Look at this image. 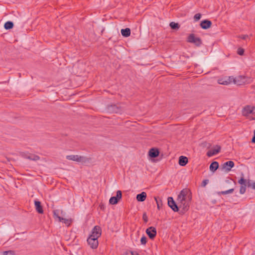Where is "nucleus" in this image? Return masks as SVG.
<instances>
[{"label": "nucleus", "instance_id": "nucleus-2", "mask_svg": "<svg viewBox=\"0 0 255 255\" xmlns=\"http://www.w3.org/2000/svg\"><path fill=\"white\" fill-rule=\"evenodd\" d=\"M233 83L237 85H242L251 82V79L248 77L244 76H239L235 78L233 77Z\"/></svg>", "mask_w": 255, "mask_h": 255}, {"label": "nucleus", "instance_id": "nucleus-4", "mask_svg": "<svg viewBox=\"0 0 255 255\" xmlns=\"http://www.w3.org/2000/svg\"><path fill=\"white\" fill-rule=\"evenodd\" d=\"M187 41L189 43L195 44L196 46H199L202 44V40L199 37H195L194 34H190L188 38Z\"/></svg>", "mask_w": 255, "mask_h": 255}, {"label": "nucleus", "instance_id": "nucleus-19", "mask_svg": "<svg viewBox=\"0 0 255 255\" xmlns=\"http://www.w3.org/2000/svg\"><path fill=\"white\" fill-rule=\"evenodd\" d=\"M146 197V193L144 192H142L140 194L136 195V200L139 202L144 201Z\"/></svg>", "mask_w": 255, "mask_h": 255}, {"label": "nucleus", "instance_id": "nucleus-12", "mask_svg": "<svg viewBox=\"0 0 255 255\" xmlns=\"http://www.w3.org/2000/svg\"><path fill=\"white\" fill-rule=\"evenodd\" d=\"M233 76H229L224 78H220L218 80L219 84L227 85L233 83Z\"/></svg>", "mask_w": 255, "mask_h": 255}, {"label": "nucleus", "instance_id": "nucleus-27", "mask_svg": "<svg viewBox=\"0 0 255 255\" xmlns=\"http://www.w3.org/2000/svg\"><path fill=\"white\" fill-rule=\"evenodd\" d=\"M234 189L233 188H232V189H230L226 190V191L219 192L218 193V195H221V194L225 195V194H227L232 193L234 192Z\"/></svg>", "mask_w": 255, "mask_h": 255}, {"label": "nucleus", "instance_id": "nucleus-5", "mask_svg": "<svg viewBox=\"0 0 255 255\" xmlns=\"http://www.w3.org/2000/svg\"><path fill=\"white\" fill-rule=\"evenodd\" d=\"M122 197V192L121 190H118L117 192L116 196L111 197L109 200V203L111 204H117Z\"/></svg>", "mask_w": 255, "mask_h": 255}, {"label": "nucleus", "instance_id": "nucleus-18", "mask_svg": "<svg viewBox=\"0 0 255 255\" xmlns=\"http://www.w3.org/2000/svg\"><path fill=\"white\" fill-rule=\"evenodd\" d=\"M188 162V159L186 156H180L179 157L178 164L182 166H185Z\"/></svg>", "mask_w": 255, "mask_h": 255}, {"label": "nucleus", "instance_id": "nucleus-21", "mask_svg": "<svg viewBox=\"0 0 255 255\" xmlns=\"http://www.w3.org/2000/svg\"><path fill=\"white\" fill-rule=\"evenodd\" d=\"M210 170L214 172L219 168V163L217 161H213L210 165Z\"/></svg>", "mask_w": 255, "mask_h": 255}, {"label": "nucleus", "instance_id": "nucleus-32", "mask_svg": "<svg viewBox=\"0 0 255 255\" xmlns=\"http://www.w3.org/2000/svg\"><path fill=\"white\" fill-rule=\"evenodd\" d=\"M247 186H241L240 189V193L243 194L245 193Z\"/></svg>", "mask_w": 255, "mask_h": 255}, {"label": "nucleus", "instance_id": "nucleus-3", "mask_svg": "<svg viewBox=\"0 0 255 255\" xmlns=\"http://www.w3.org/2000/svg\"><path fill=\"white\" fill-rule=\"evenodd\" d=\"M66 159L79 162H86L87 161L86 157L78 155H67Z\"/></svg>", "mask_w": 255, "mask_h": 255}, {"label": "nucleus", "instance_id": "nucleus-24", "mask_svg": "<svg viewBox=\"0 0 255 255\" xmlns=\"http://www.w3.org/2000/svg\"><path fill=\"white\" fill-rule=\"evenodd\" d=\"M238 183L241 185V186H247L248 182L244 178V174L242 173V177L241 179L238 181Z\"/></svg>", "mask_w": 255, "mask_h": 255}, {"label": "nucleus", "instance_id": "nucleus-31", "mask_svg": "<svg viewBox=\"0 0 255 255\" xmlns=\"http://www.w3.org/2000/svg\"><path fill=\"white\" fill-rule=\"evenodd\" d=\"M140 242L142 245H145L147 243L146 237L144 236H143L140 239Z\"/></svg>", "mask_w": 255, "mask_h": 255}, {"label": "nucleus", "instance_id": "nucleus-28", "mask_svg": "<svg viewBox=\"0 0 255 255\" xmlns=\"http://www.w3.org/2000/svg\"><path fill=\"white\" fill-rule=\"evenodd\" d=\"M247 186L248 187H252L253 189L255 190V182H251V181L249 180L247 183Z\"/></svg>", "mask_w": 255, "mask_h": 255}, {"label": "nucleus", "instance_id": "nucleus-9", "mask_svg": "<svg viewBox=\"0 0 255 255\" xmlns=\"http://www.w3.org/2000/svg\"><path fill=\"white\" fill-rule=\"evenodd\" d=\"M60 212H61L62 213V211L60 210H54L53 211V214H54V217L58 218L60 222H64V223H65L66 224H70V220H69L68 219H65V218H63L61 217L60 216H59Z\"/></svg>", "mask_w": 255, "mask_h": 255}, {"label": "nucleus", "instance_id": "nucleus-6", "mask_svg": "<svg viewBox=\"0 0 255 255\" xmlns=\"http://www.w3.org/2000/svg\"><path fill=\"white\" fill-rule=\"evenodd\" d=\"M101 233L102 230L101 227L99 226H96L93 229L92 234L89 237L98 239L101 236Z\"/></svg>", "mask_w": 255, "mask_h": 255}, {"label": "nucleus", "instance_id": "nucleus-10", "mask_svg": "<svg viewBox=\"0 0 255 255\" xmlns=\"http://www.w3.org/2000/svg\"><path fill=\"white\" fill-rule=\"evenodd\" d=\"M107 110L108 112L110 113H120L122 112L121 108L116 105L108 106Z\"/></svg>", "mask_w": 255, "mask_h": 255}, {"label": "nucleus", "instance_id": "nucleus-20", "mask_svg": "<svg viewBox=\"0 0 255 255\" xmlns=\"http://www.w3.org/2000/svg\"><path fill=\"white\" fill-rule=\"evenodd\" d=\"M254 108L251 106H248L244 108L243 113L244 115H248L254 112Z\"/></svg>", "mask_w": 255, "mask_h": 255}, {"label": "nucleus", "instance_id": "nucleus-36", "mask_svg": "<svg viewBox=\"0 0 255 255\" xmlns=\"http://www.w3.org/2000/svg\"><path fill=\"white\" fill-rule=\"evenodd\" d=\"M142 219L145 223H147L148 221V218L145 213L143 214Z\"/></svg>", "mask_w": 255, "mask_h": 255}, {"label": "nucleus", "instance_id": "nucleus-35", "mask_svg": "<svg viewBox=\"0 0 255 255\" xmlns=\"http://www.w3.org/2000/svg\"><path fill=\"white\" fill-rule=\"evenodd\" d=\"M209 182V180L208 179H205L202 182V184H201V186L202 187H205L206 186V185Z\"/></svg>", "mask_w": 255, "mask_h": 255}, {"label": "nucleus", "instance_id": "nucleus-37", "mask_svg": "<svg viewBox=\"0 0 255 255\" xmlns=\"http://www.w3.org/2000/svg\"><path fill=\"white\" fill-rule=\"evenodd\" d=\"M240 37L243 39H246L247 37H248V35H243L241 36Z\"/></svg>", "mask_w": 255, "mask_h": 255}, {"label": "nucleus", "instance_id": "nucleus-7", "mask_svg": "<svg viewBox=\"0 0 255 255\" xmlns=\"http://www.w3.org/2000/svg\"><path fill=\"white\" fill-rule=\"evenodd\" d=\"M168 205L174 212H179V205L175 203L172 197L168 198Z\"/></svg>", "mask_w": 255, "mask_h": 255}, {"label": "nucleus", "instance_id": "nucleus-15", "mask_svg": "<svg viewBox=\"0 0 255 255\" xmlns=\"http://www.w3.org/2000/svg\"><path fill=\"white\" fill-rule=\"evenodd\" d=\"M159 151L155 147L151 148L148 151V155L151 158H156L159 156Z\"/></svg>", "mask_w": 255, "mask_h": 255}, {"label": "nucleus", "instance_id": "nucleus-16", "mask_svg": "<svg viewBox=\"0 0 255 255\" xmlns=\"http://www.w3.org/2000/svg\"><path fill=\"white\" fill-rule=\"evenodd\" d=\"M212 22L210 20L206 19L202 21L200 23V26L204 29H207L211 26Z\"/></svg>", "mask_w": 255, "mask_h": 255}, {"label": "nucleus", "instance_id": "nucleus-30", "mask_svg": "<svg viewBox=\"0 0 255 255\" xmlns=\"http://www.w3.org/2000/svg\"><path fill=\"white\" fill-rule=\"evenodd\" d=\"M14 252L12 251H4L2 253L1 255H14Z\"/></svg>", "mask_w": 255, "mask_h": 255}, {"label": "nucleus", "instance_id": "nucleus-14", "mask_svg": "<svg viewBox=\"0 0 255 255\" xmlns=\"http://www.w3.org/2000/svg\"><path fill=\"white\" fill-rule=\"evenodd\" d=\"M220 150L221 146L217 145L214 149H211L208 150L207 152V155L208 157H211L218 153L220 151Z\"/></svg>", "mask_w": 255, "mask_h": 255}, {"label": "nucleus", "instance_id": "nucleus-34", "mask_svg": "<svg viewBox=\"0 0 255 255\" xmlns=\"http://www.w3.org/2000/svg\"><path fill=\"white\" fill-rule=\"evenodd\" d=\"M237 53L240 55H243L244 53V50L242 48H239L238 49Z\"/></svg>", "mask_w": 255, "mask_h": 255}, {"label": "nucleus", "instance_id": "nucleus-33", "mask_svg": "<svg viewBox=\"0 0 255 255\" xmlns=\"http://www.w3.org/2000/svg\"><path fill=\"white\" fill-rule=\"evenodd\" d=\"M201 14L200 13H198L194 15V18L195 21H197L201 18Z\"/></svg>", "mask_w": 255, "mask_h": 255}, {"label": "nucleus", "instance_id": "nucleus-11", "mask_svg": "<svg viewBox=\"0 0 255 255\" xmlns=\"http://www.w3.org/2000/svg\"><path fill=\"white\" fill-rule=\"evenodd\" d=\"M146 233L150 239L153 240L156 235V229L153 227H150L146 230Z\"/></svg>", "mask_w": 255, "mask_h": 255}, {"label": "nucleus", "instance_id": "nucleus-29", "mask_svg": "<svg viewBox=\"0 0 255 255\" xmlns=\"http://www.w3.org/2000/svg\"><path fill=\"white\" fill-rule=\"evenodd\" d=\"M154 199L156 201L158 209L160 210V205H162V201H161V200L160 199L159 200H157V198L156 197H154Z\"/></svg>", "mask_w": 255, "mask_h": 255}, {"label": "nucleus", "instance_id": "nucleus-22", "mask_svg": "<svg viewBox=\"0 0 255 255\" xmlns=\"http://www.w3.org/2000/svg\"><path fill=\"white\" fill-rule=\"evenodd\" d=\"M121 33L124 37H127L130 35V29L129 28L122 29Z\"/></svg>", "mask_w": 255, "mask_h": 255}, {"label": "nucleus", "instance_id": "nucleus-25", "mask_svg": "<svg viewBox=\"0 0 255 255\" xmlns=\"http://www.w3.org/2000/svg\"><path fill=\"white\" fill-rule=\"evenodd\" d=\"M13 27V23L12 22L8 21L5 23L4 27L5 29H10Z\"/></svg>", "mask_w": 255, "mask_h": 255}, {"label": "nucleus", "instance_id": "nucleus-13", "mask_svg": "<svg viewBox=\"0 0 255 255\" xmlns=\"http://www.w3.org/2000/svg\"><path fill=\"white\" fill-rule=\"evenodd\" d=\"M235 165L234 162L232 161H228L222 165V169H225L226 172L231 171V168Z\"/></svg>", "mask_w": 255, "mask_h": 255}, {"label": "nucleus", "instance_id": "nucleus-1", "mask_svg": "<svg viewBox=\"0 0 255 255\" xmlns=\"http://www.w3.org/2000/svg\"><path fill=\"white\" fill-rule=\"evenodd\" d=\"M192 200V193L188 189H184L181 191L178 195L179 214L183 215L186 212L189 208L191 201Z\"/></svg>", "mask_w": 255, "mask_h": 255}, {"label": "nucleus", "instance_id": "nucleus-23", "mask_svg": "<svg viewBox=\"0 0 255 255\" xmlns=\"http://www.w3.org/2000/svg\"><path fill=\"white\" fill-rule=\"evenodd\" d=\"M25 157L30 160L34 161H36L40 159V157L38 155L35 154H30L29 155H26Z\"/></svg>", "mask_w": 255, "mask_h": 255}, {"label": "nucleus", "instance_id": "nucleus-38", "mask_svg": "<svg viewBox=\"0 0 255 255\" xmlns=\"http://www.w3.org/2000/svg\"><path fill=\"white\" fill-rule=\"evenodd\" d=\"M252 141L254 143H255V129L254 133V136L252 138Z\"/></svg>", "mask_w": 255, "mask_h": 255}, {"label": "nucleus", "instance_id": "nucleus-17", "mask_svg": "<svg viewBox=\"0 0 255 255\" xmlns=\"http://www.w3.org/2000/svg\"><path fill=\"white\" fill-rule=\"evenodd\" d=\"M34 205L35 207V209L36 211L39 214H43V210L42 206H41V202L38 200H35L34 201Z\"/></svg>", "mask_w": 255, "mask_h": 255}, {"label": "nucleus", "instance_id": "nucleus-26", "mask_svg": "<svg viewBox=\"0 0 255 255\" xmlns=\"http://www.w3.org/2000/svg\"><path fill=\"white\" fill-rule=\"evenodd\" d=\"M169 25L173 29L178 30L180 27L179 24L174 22H171L169 24Z\"/></svg>", "mask_w": 255, "mask_h": 255}, {"label": "nucleus", "instance_id": "nucleus-8", "mask_svg": "<svg viewBox=\"0 0 255 255\" xmlns=\"http://www.w3.org/2000/svg\"><path fill=\"white\" fill-rule=\"evenodd\" d=\"M87 241L88 245L92 249H95L97 248L99 245L97 239L89 237Z\"/></svg>", "mask_w": 255, "mask_h": 255}]
</instances>
